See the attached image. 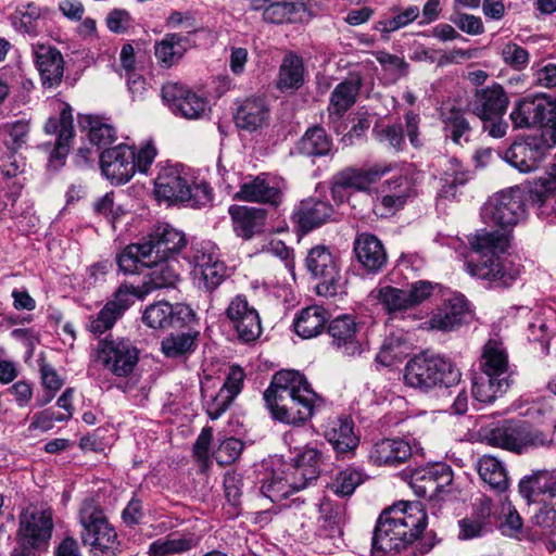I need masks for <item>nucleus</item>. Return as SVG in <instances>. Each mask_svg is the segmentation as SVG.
I'll list each match as a JSON object with an SVG mask.
<instances>
[{
    "instance_id": "obj_2",
    "label": "nucleus",
    "mask_w": 556,
    "mask_h": 556,
    "mask_svg": "<svg viewBox=\"0 0 556 556\" xmlns=\"http://www.w3.org/2000/svg\"><path fill=\"white\" fill-rule=\"evenodd\" d=\"M271 417L280 422L300 426L312 418L315 408L324 405L307 381L298 370L283 369L276 372L263 393Z\"/></svg>"
},
{
    "instance_id": "obj_42",
    "label": "nucleus",
    "mask_w": 556,
    "mask_h": 556,
    "mask_svg": "<svg viewBox=\"0 0 556 556\" xmlns=\"http://www.w3.org/2000/svg\"><path fill=\"white\" fill-rule=\"evenodd\" d=\"M150 267L152 270L148 275V280L143 282L146 293L162 288L175 287L179 280V273L177 270L178 262L176 260H160L152 256L150 258Z\"/></svg>"
},
{
    "instance_id": "obj_53",
    "label": "nucleus",
    "mask_w": 556,
    "mask_h": 556,
    "mask_svg": "<svg viewBox=\"0 0 556 556\" xmlns=\"http://www.w3.org/2000/svg\"><path fill=\"white\" fill-rule=\"evenodd\" d=\"M376 299L383 309L391 316L410 309L405 289L384 286L377 290Z\"/></svg>"
},
{
    "instance_id": "obj_1",
    "label": "nucleus",
    "mask_w": 556,
    "mask_h": 556,
    "mask_svg": "<svg viewBox=\"0 0 556 556\" xmlns=\"http://www.w3.org/2000/svg\"><path fill=\"white\" fill-rule=\"evenodd\" d=\"M526 191L516 186L496 192L483 204L482 219L500 229H480L468 237L472 250L465 264L468 274L504 288L517 279L519 270L503 263L497 253L504 252L508 245V230L526 217Z\"/></svg>"
},
{
    "instance_id": "obj_35",
    "label": "nucleus",
    "mask_w": 556,
    "mask_h": 556,
    "mask_svg": "<svg viewBox=\"0 0 556 556\" xmlns=\"http://www.w3.org/2000/svg\"><path fill=\"white\" fill-rule=\"evenodd\" d=\"M236 200L255 202L277 207L282 201V191L278 186L270 185L263 175H258L240 186L233 197Z\"/></svg>"
},
{
    "instance_id": "obj_44",
    "label": "nucleus",
    "mask_w": 556,
    "mask_h": 556,
    "mask_svg": "<svg viewBox=\"0 0 556 556\" xmlns=\"http://www.w3.org/2000/svg\"><path fill=\"white\" fill-rule=\"evenodd\" d=\"M469 180V172L463 166L456 157H450L445 161L441 175L440 198L454 200L457 198L458 189L464 187Z\"/></svg>"
},
{
    "instance_id": "obj_38",
    "label": "nucleus",
    "mask_w": 556,
    "mask_h": 556,
    "mask_svg": "<svg viewBox=\"0 0 556 556\" xmlns=\"http://www.w3.org/2000/svg\"><path fill=\"white\" fill-rule=\"evenodd\" d=\"M530 199L538 206V215L548 224L556 222V178H540L530 190Z\"/></svg>"
},
{
    "instance_id": "obj_61",
    "label": "nucleus",
    "mask_w": 556,
    "mask_h": 556,
    "mask_svg": "<svg viewBox=\"0 0 556 556\" xmlns=\"http://www.w3.org/2000/svg\"><path fill=\"white\" fill-rule=\"evenodd\" d=\"M362 482V473L356 469L348 468L337 475L332 483V489L334 493L348 496L351 495Z\"/></svg>"
},
{
    "instance_id": "obj_21",
    "label": "nucleus",
    "mask_w": 556,
    "mask_h": 556,
    "mask_svg": "<svg viewBox=\"0 0 556 556\" xmlns=\"http://www.w3.org/2000/svg\"><path fill=\"white\" fill-rule=\"evenodd\" d=\"M142 242L151 257L166 260L180 252L186 247L187 239L182 231L168 224H162L143 238Z\"/></svg>"
},
{
    "instance_id": "obj_56",
    "label": "nucleus",
    "mask_w": 556,
    "mask_h": 556,
    "mask_svg": "<svg viewBox=\"0 0 556 556\" xmlns=\"http://www.w3.org/2000/svg\"><path fill=\"white\" fill-rule=\"evenodd\" d=\"M469 516L490 533L497 525L500 509L490 497L483 495L475 501Z\"/></svg>"
},
{
    "instance_id": "obj_51",
    "label": "nucleus",
    "mask_w": 556,
    "mask_h": 556,
    "mask_svg": "<svg viewBox=\"0 0 556 556\" xmlns=\"http://www.w3.org/2000/svg\"><path fill=\"white\" fill-rule=\"evenodd\" d=\"M29 131L30 123L26 118L5 122L0 126L3 143L12 153L18 152L27 144Z\"/></svg>"
},
{
    "instance_id": "obj_4",
    "label": "nucleus",
    "mask_w": 556,
    "mask_h": 556,
    "mask_svg": "<svg viewBox=\"0 0 556 556\" xmlns=\"http://www.w3.org/2000/svg\"><path fill=\"white\" fill-rule=\"evenodd\" d=\"M78 522L81 527V543L93 556H117L122 552V543L115 527L96 501L85 500L81 503Z\"/></svg>"
},
{
    "instance_id": "obj_41",
    "label": "nucleus",
    "mask_w": 556,
    "mask_h": 556,
    "mask_svg": "<svg viewBox=\"0 0 556 556\" xmlns=\"http://www.w3.org/2000/svg\"><path fill=\"white\" fill-rule=\"evenodd\" d=\"M311 17L303 2H273L264 12L263 20L270 24L304 23Z\"/></svg>"
},
{
    "instance_id": "obj_48",
    "label": "nucleus",
    "mask_w": 556,
    "mask_h": 556,
    "mask_svg": "<svg viewBox=\"0 0 556 556\" xmlns=\"http://www.w3.org/2000/svg\"><path fill=\"white\" fill-rule=\"evenodd\" d=\"M190 47L188 37L179 34H167L155 43L154 54L163 67H170L182 58Z\"/></svg>"
},
{
    "instance_id": "obj_25",
    "label": "nucleus",
    "mask_w": 556,
    "mask_h": 556,
    "mask_svg": "<svg viewBox=\"0 0 556 556\" xmlns=\"http://www.w3.org/2000/svg\"><path fill=\"white\" fill-rule=\"evenodd\" d=\"M331 344L345 356H356L362 353V345L357 340L358 325L351 315H341L328 325Z\"/></svg>"
},
{
    "instance_id": "obj_34",
    "label": "nucleus",
    "mask_w": 556,
    "mask_h": 556,
    "mask_svg": "<svg viewBox=\"0 0 556 556\" xmlns=\"http://www.w3.org/2000/svg\"><path fill=\"white\" fill-rule=\"evenodd\" d=\"M363 86V77L359 73H351L332 90L329 99V116L341 118L356 102Z\"/></svg>"
},
{
    "instance_id": "obj_36",
    "label": "nucleus",
    "mask_w": 556,
    "mask_h": 556,
    "mask_svg": "<svg viewBox=\"0 0 556 556\" xmlns=\"http://www.w3.org/2000/svg\"><path fill=\"white\" fill-rule=\"evenodd\" d=\"M49 13V9L35 2L18 4L10 14L9 21L13 29L25 36L36 37L40 31V22Z\"/></svg>"
},
{
    "instance_id": "obj_55",
    "label": "nucleus",
    "mask_w": 556,
    "mask_h": 556,
    "mask_svg": "<svg viewBox=\"0 0 556 556\" xmlns=\"http://www.w3.org/2000/svg\"><path fill=\"white\" fill-rule=\"evenodd\" d=\"M344 518V508L341 505L324 503L321 505L320 534L331 539L340 538L342 535Z\"/></svg>"
},
{
    "instance_id": "obj_58",
    "label": "nucleus",
    "mask_w": 556,
    "mask_h": 556,
    "mask_svg": "<svg viewBox=\"0 0 556 556\" xmlns=\"http://www.w3.org/2000/svg\"><path fill=\"white\" fill-rule=\"evenodd\" d=\"M244 444L237 438H227L219 443L213 452V458L220 466H227L235 463L243 451Z\"/></svg>"
},
{
    "instance_id": "obj_30",
    "label": "nucleus",
    "mask_w": 556,
    "mask_h": 556,
    "mask_svg": "<svg viewBox=\"0 0 556 556\" xmlns=\"http://www.w3.org/2000/svg\"><path fill=\"white\" fill-rule=\"evenodd\" d=\"M412 456L410 444L402 438H386L374 443L369 459L378 466L397 467Z\"/></svg>"
},
{
    "instance_id": "obj_37",
    "label": "nucleus",
    "mask_w": 556,
    "mask_h": 556,
    "mask_svg": "<svg viewBox=\"0 0 556 556\" xmlns=\"http://www.w3.org/2000/svg\"><path fill=\"white\" fill-rule=\"evenodd\" d=\"M391 164H375L367 168L346 167L334 176L353 191H366L376 184L384 174L391 172Z\"/></svg>"
},
{
    "instance_id": "obj_50",
    "label": "nucleus",
    "mask_w": 556,
    "mask_h": 556,
    "mask_svg": "<svg viewBox=\"0 0 556 556\" xmlns=\"http://www.w3.org/2000/svg\"><path fill=\"white\" fill-rule=\"evenodd\" d=\"M150 253L143 242L127 245L116 257L119 270L125 274L139 273L142 267H150Z\"/></svg>"
},
{
    "instance_id": "obj_19",
    "label": "nucleus",
    "mask_w": 556,
    "mask_h": 556,
    "mask_svg": "<svg viewBox=\"0 0 556 556\" xmlns=\"http://www.w3.org/2000/svg\"><path fill=\"white\" fill-rule=\"evenodd\" d=\"M162 99L175 115L192 119L200 117L206 108L204 98L179 83H167L161 90Z\"/></svg>"
},
{
    "instance_id": "obj_14",
    "label": "nucleus",
    "mask_w": 556,
    "mask_h": 556,
    "mask_svg": "<svg viewBox=\"0 0 556 556\" xmlns=\"http://www.w3.org/2000/svg\"><path fill=\"white\" fill-rule=\"evenodd\" d=\"M137 296L140 295L135 287L126 283L121 285L114 292L113 299L105 303L96 317L90 318L88 329L94 334H102L112 329L115 323L135 303Z\"/></svg>"
},
{
    "instance_id": "obj_18",
    "label": "nucleus",
    "mask_w": 556,
    "mask_h": 556,
    "mask_svg": "<svg viewBox=\"0 0 556 556\" xmlns=\"http://www.w3.org/2000/svg\"><path fill=\"white\" fill-rule=\"evenodd\" d=\"M508 104L505 89L496 83L476 89L469 102L472 113L483 122L502 119Z\"/></svg>"
},
{
    "instance_id": "obj_49",
    "label": "nucleus",
    "mask_w": 556,
    "mask_h": 556,
    "mask_svg": "<svg viewBox=\"0 0 556 556\" xmlns=\"http://www.w3.org/2000/svg\"><path fill=\"white\" fill-rule=\"evenodd\" d=\"M298 150L306 156H325L332 150V139L323 127L315 126L305 131L298 143Z\"/></svg>"
},
{
    "instance_id": "obj_16",
    "label": "nucleus",
    "mask_w": 556,
    "mask_h": 556,
    "mask_svg": "<svg viewBox=\"0 0 556 556\" xmlns=\"http://www.w3.org/2000/svg\"><path fill=\"white\" fill-rule=\"evenodd\" d=\"M225 314L241 341L252 342L260 337L262 332L260 315L244 295H236L228 304Z\"/></svg>"
},
{
    "instance_id": "obj_24",
    "label": "nucleus",
    "mask_w": 556,
    "mask_h": 556,
    "mask_svg": "<svg viewBox=\"0 0 556 556\" xmlns=\"http://www.w3.org/2000/svg\"><path fill=\"white\" fill-rule=\"evenodd\" d=\"M471 315L466 299L454 295L438 307L429 319L431 329L440 331H454L464 324H468Z\"/></svg>"
},
{
    "instance_id": "obj_5",
    "label": "nucleus",
    "mask_w": 556,
    "mask_h": 556,
    "mask_svg": "<svg viewBox=\"0 0 556 556\" xmlns=\"http://www.w3.org/2000/svg\"><path fill=\"white\" fill-rule=\"evenodd\" d=\"M462 374L455 364L439 354L422 352L407 362L404 369L406 386L429 392L433 388H451L460 381Z\"/></svg>"
},
{
    "instance_id": "obj_3",
    "label": "nucleus",
    "mask_w": 556,
    "mask_h": 556,
    "mask_svg": "<svg viewBox=\"0 0 556 556\" xmlns=\"http://www.w3.org/2000/svg\"><path fill=\"white\" fill-rule=\"evenodd\" d=\"M428 525L427 513L419 502H399L379 516L371 542L376 556L399 553L416 542Z\"/></svg>"
},
{
    "instance_id": "obj_39",
    "label": "nucleus",
    "mask_w": 556,
    "mask_h": 556,
    "mask_svg": "<svg viewBox=\"0 0 556 556\" xmlns=\"http://www.w3.org/2000/svg\"><path fill=\"white\" fill-rule=\"evenodd\" d=\"M329 313L319 305H311L301 309L293 319L294 332L303 339H312L320 334L327 321Z\"/></svg>"
},
{
    "instance_id": "obj_12",
    "label": "nucleus",
    "mask_w": 556,
    "mask_h": 556,
    "mask_svg": "<svg viewBox=\"0 0 556 556\" xmlns=\"http://www.w3.org/2000/svg\"><path fill=\"white\" fill-rule=\"evenodd\" d=\"M190 257L195 275L200 276V286L205 291L213 292L227 278V266L219 260L218 253L211 243L193 245Z\"/></svg>"
},
{
    "instance_id": "obj_15",
    "label": "nucleus",
    "mask_w": 556,
    "mask_h": 556,
    "mask_svg": "<svg viewBox=\"0 0 556 556\" xmlns=\"http://www.w3.org/2000/svg\"><path fill=\"white\" fill-rule=\"evenodd\" d=\"M99 159L103 175L113 184H126L135 175V149L128 144L105 149Z\"/></svg>"
},
{
    "instance_id": "obj_6",
    "label": "nucleus",
    "mask_w": 556,
    "mask_h": 556,
    "mask_svg": "<svg viewBox=\"0 0 556 556\" xmlns=\"http://www.w3.org/2000/svg\"><path fill=\"white\" fill-rule=\"evenodd\" d=\"M488 444L517 454L548 446L553 437L527 421L507 420L492 429L485 437Z\"/></svg>"
},
{
    "instance_id": "obj_31",
    "label": "nucleus",
    "mask_w": 556,
    "mask_h": 556,
    "mask_svg": "<svg viewBox=\"0 0 556 556\" xmlns=\"http://www.w3.org/2000/svg\"><path fill=\"white\" fill-rule=\"evenodd\" d=\"M306 67L302 56L293 51L287 52L279 66L276 89L286 96L294 94L305 83Z\"/></svg>"
},
{
    "instance_id": "obj_29",
    "label": "nucleus",
    "mask_w": 556,
    "mask_h": 556,
    "mask_svg": "<svg viewBox=\"0 0 556 556\" xmlns=\"http://www.w3.org/2000/svg\"><path fill=\"white\" fill-rule=\"evenodd\" d=\"M353 250L357 261L368 273H378L387 264L384 247L375 235L358 233L354 240Z\"/></svg>"
},
{
    "instance_id": "obj_43",
    "label": "nucleus",
    "mask_w": 556,
    "mask_h": 556,
    "mask_svg": "<svg viewBox=\"0 0 556 556\" xmlns=\"http://www.w3.org/2000/svg\"><path fill=\"white\" fill-rule=\"evenodd\" d=\"M188 184L177 169L166 168L155 179V192L165 200L185 202L190 194Z\"/></svg>"
},
{
    "instance_id": "obj_11",
    "label": "nucleus",
    "mask_w": 556,
    "mask_h": 556,
    "mask_svg": "<svg viewBox=\"0 0 556 556\" xmlns=\"http://www.w3.org/2000/svg\"><path fill=\"white\" fill-rule=\"evenodd\" d=\"M546 135H531L516 140L505 151L504 159L521 173H530L539 168L549 148L555 146Z\"/></svg>"
},
{
    "instance_id": "obj_9",
    "label": "nucleus",
    "mask_w": 556,
    "mask_h": 556,
    "mask_svg": "<svg viewBox=\"0 0 556 556\" xmlns=\"http://www.w3.org/2000/svg\"><path fill=\"white\" fill-rule=\"evenodd\" d=\"M96 362L117 377H127L139 361V350L129 339L100 340Z\"/></svg>"
},
{
    "instance_id": "obj_47",
    "label": "nucleus",
    "mask_w": 556,
    "mask_h": 556,
    "mask_svg": "<svg viewBox=\"0 0 556 556\" xmlns=\"http://www.w3.org/2000/svg\"><path fill=\"white\" fill-rule=\"evenodd\" d=\"M441 118L446 138L459 146L470 140L472 127L460 109L452 106L441 113Z\"/></svg>"
},
{
    "instance_id": "obj_10",
    "label": "nucleus",
    "mask_w": 556,
    "mask_h": 556,
    "mask_svg": "<svg viewBox=\"0 0 556 556\" xmlns=\"http://www.w3.org/2000/svg\"><path fill=\"white\" fill-rule=\"evenodd\" d=\"M305 263L313 277L319 279L316 286L317 293L324 296L337 295L341 286V275L330 250L326 245L312 248Z\"/></svg>"
},
{
    "instance_id": "obj_17",
    "label": "nucleus",
    "mask_w": 556,
    "mask_h": 556,
    "mask_svg": "<svg viewBox=\"0 0 556 556\" xmlns=\"http://www.w3.org/2000/svg\"><path fill=\"white\" fill-rule=\"evenodd\" d=\"M324 453L317 447L306 446L294 459L291 472L286 476V484L292 491H300L316 481L323 471Z\"/></svg>"
},
{
    "instance_id": "obj_28",
    "label": "nucleus",
    "mask_w": 556,
    "mask_h": 556,
    "mask_svg": "<svg viewBox=\"0 0 556 556\" xmlns=\"http://www.w3.org/2000/svg\"><path fill=\"white\" fill-rule=\"evenodd\" d=\"M45 131L48 135H56L51 161H62L67 155L74 137L72 108L64 104L58 116H52L47 121Z\"/></svg>"
},
{
    "instance_id": "obj_13",
    "label": "nucleus",
    "mask_w": 556,
    "mask_h": 556,
    "mask_svg": "<svg viewBox=\"0 0 556 556\" xmlns=\"http://www.w3.org/2000/svg\"><path fill=\"white\" fill-rule=\"evenodd\" d=\"M453 482V470L445 463L418 468L410 476V488L419 497L429 500L439 498L445 489Z\"/></svg>"
},
{
    "instance_id": "obj_23",
    "label": "nucleus",
    "mask_w": 556,
    "mask_h": 556,
    "mask_svg": "<svg viewBox=\"0 0 556 556\" xmlns=\"http://www.w3.org/2000/svg\"><path fill=\"white\" fill-rule=\"evenodd\" d=\"M192 317V309L187 305L156 302L146 308L142 321L150 328L164 329L167 327H180Z\"/></svg>"
},
{
    "instance_id": "obj_7",
    "label": "nucleus",
    "mask_w": 556,
    "mask_h": 556,
    "mask_svg": "<svg viewBox=\"0 0 556 556\" xmlns=\"http://www.w3.org/2000/svg\"><path fill=\"white\" fill-rule=\"evenodd\" d=\"M515 128H540L539 135H546L556 142V101L545 96L519 100L509 115Z\"/></svg>"
},
{
    "instance_id": "obj_22",
    "label": "nucleus",
    "mask_w": 556,
    "mask_h": 556,
    "mask_svg": "<svg viewBox=\"0 0 556 556\" xmlns=\"http://www.w3.org/2000/svg\"><path fill=\"white\" fill-rule=\"evenodd\" d=\"M33 54L42 86L48 89L58 87L64 75L62 53L50 45L36 43Z\"/></svg>"
},
{
    "instance_id": "obj_20",
    "label": "nucleus",
    "mask_w": 556,
    "mask_h": 556,
    "mask_svg": "<svg viewBox=\"0 0 556 556\" xmlns=\"http://www.w3.org/2000/svg\"><path fill=\"white\" fill-rule=\"evenodd\" d=\"M519 493L528 503L547 505L556 509V475L554 471L538 470L522 478Z\"/></svg>"
},
{
    "instance_id": "obj_27",
    "label": "nucleus",
    "mask_w": 556,
    "mask_h": 556,
    "mask_svg": "<svg viewBox=\"0 0 556 556\" xmlns=\"http://www.w3.org/2000/svg\"><path fill=\"white\" fill-rule=\"evenodd\" d=\"M324 437L341 458L352 455L359 444V437L354 432V422L349 417H338L328 421Z\"/></svg>"
},
{
    "instance_id": "obj_57",
    "label": "nucleus",
    "mask_w": 556,
    "mask_h": 556,
    "mask_svg": "<svg viewBox=\"0 0 556 556\" xmlns=\"http://www.w3.org/2000/svg\"><path fill=\"white\" fill-rule=\"evenodd\" d=\"M375 139L387 149L399 153L405 149V139L403 126L401 124H392L386 126H376L372 129Z\"/></svg>"
},
{
    "instance_id": "obj_62",
    "label": "nucleus",
    "mask_w": 556,
    "mask_h": 556,
    "mask_svg": "<svg viewBox=\"0 0 556 556\" xmlns=\"http://www.w3.org/2000/svg\"><path fill=\"white\" fill-rule=\"evenodd\" d=\"M501 54L504 63L516 71H522L529 64V52L517 43H506L503 47Z\"/></svg>"
},
{
    "instance_id": "obj_60",
    "label": "nucleus",
    "mask_w": 556,
    "mask_h": 556,
    "mask_svg": "<svg viewBox=\"0 0 556 556\" xmlns=\"http://www.w3.org/2000/svg\"><path fill=\"white\" fill-rule=\"evenodd\" d=\"M394 15L380 22L381 30L386 33L395 31L413 23L419 16V8L410 5L403 11L394 10Z\"/></svg>"
},
{
    "instance_id": "obj_32",
    "label": "nucleus",
    "mask_w": 556,
    "mask_h": 556,
    "mask_svg": "<svg viewBox=\"0 0 556 556\" xmlns=\"http://www.w3.org/2000/svg\"><path fill=\"white\" fill-rule=\"evenodd\" d=\"M332 205L323 200L307 199L300 203L292 215L293 222L303 232H308L332 219Z\"/></svg>"
},
{
    "instance_id": "obj_46",
    "label": "nucleus",
    "mask_w": 556,
    "mask_h": 556,
    "mask_svg": "<svg viewBox=\"0 0 556 556\" xmlns=\"http://www.w3.org/2000/svg\"><path fill=\"white\" fill-rule=\"evenodd\" d=\"M477 470L484 483L496 492L508 489L509 479L504 464L494 456L483 455L477 463Z\"/></svg>"
},
{
    "instance_id": "obj_54",
    "label": "nucleus",
    "mask_w": 556,
    "mask_h": 556,
    "mask_svg": "<svg viewBox=\"0 0 556 556\" xmlns=\"http://www.w3.org/2000/svg\"><path fill=\"white\" fill-rule=\"evenodd\" d=\"M198 331L170 333L162 341V352L167 357H178L192 353L197 348Z\"/></svg>"
},
{
    "instance_id": "obj_59",
    "label": "nucleus",
    "mask_w": 556,
    "mask_h": 556,
    "mask_svg": "<svg viewBox=\"0 0 556 556\" xmlns=\"http://www.w3.org/2000/svg\"><path fill=\"white\" fill-rule=\"evenodd\" d=\"M87 121L89 125L88 137L92 144L104 147L115 141L116 130L113 126L101 123L92 117H88Z\"/></svg>"
},
{
    "instance_id": "obj_63",
    "label": "nucleus",
    "mask_w": 556,
    "mask_h": 556,
    "mask_svg": "<svg viewBox=\"0 0 556 556\" xmlns=\"http://www.w3.org/2000/svg\"><path fill=\"white\" fill-rule=\"evenodd\" d=\"M504 518L500 523L503 534L509 536H518L522 531V519L516 508L510 503L503 504L500 511Z\"/></svg>"
},
{
    "instance_id": "obj_33",
    "label": "nucleus",
    "mask_w": 556,
    "mask_h": 556,
    "mask_svg": "<svg viewBox=\"0 0 556 556\" xmlns=\"http://www.w3.org/2000/svg\"><path fill=\"white\" fill-rule=\"evenodd\" d=\"M232 220L233 231L244 240H250L263 231L267 212L260 207L231 205L228 210Z\"/></svg>"
},
{
    "instance_id": "obj_64",
    "label": "nucleus",
    "mask_w": 556,
    "mask_h": 556,
    "mask_svg": "<svg viewBox=\"0 0 556 556\" xmlns=\"http://www.w3.org/2000/svg\"><path fill=\"white\" fill-rule=\"evenodd\" d=\"M121 518L123 523L130 529L141 525L146 518L143 502L139 497L132 496L122 510Z\"/></svg>"
},
{
    "instance_id": "obj_8",
    "label": "nucleus",
    "mask_w": 556,
    "mask_h": 556,
    "mask_svg": "<svg viewBox=\"0 0 556 556\" xmlns=\"http://www.w3.org/2000/svg\"><path fill=\"white\" fill-rule=\"evenodd\" d=\"M51 509L30 505L20 514L18 535L25 549H47L52 536Z\"/></svg>"
},
{
    "instance_id": "obj_52",
    "label": "nucleus",
    "mask_w": 556,
    "mask_h": 556,
    "mask_svg": "<svg viewBox=\"0 0 556 556\" xmlns=\"http://www.w3.org/2000/svg\"><path fill=\"white\" fill-rule=\"evenodd\" d=\"M193 539L187 535L172 533L165 538L157 539L149 545V556H170L191 549Z\"/></svg>"
},
{
    "instance_id": "obj_26",
    "label": "nucleus",
    "mask_w": 556,
    "mask_h": 556,
    "mask_svg": "<svg viewBox=\"0 0 556 556\" xmlns=\"http://www.w3.org/2000/svg\"><path fill=\"white\" fill-rule=\"evenodd\" d=\"M270 109L265 96H252L240 102L233 115L236 126L255 131L268 125Z\"/></svg>"
},
{
    "instance_id": "obj_40",
    "label": "nucleus",
    "mask_w": 556,
    "mask_h": 556,
    "mask_svg": "<svg viewBox=\"0 0 556 556\" xmlns=\"http://www.w3.org/2000/svg\"><path fill=\"white\" fill-rule=\"evenodd\" d=\"M479 365L480 372L500 378H510L508 355L503 343L498 340L490 339L484 344Z\"/></svg>"
},
{
    "instance_id": "obj_45",
    "label": "nucleus",
    "mask_w": 556,
    "mask_h": 556,
    "mask_svg": "<svg viewBox=\"0 0 556 556\" xmlns=\"http://www.w3.org/2000/svg\"><path fill=\"white\" fill-rule=\"evenodd\" d=\"M509 386L510 379L479 372L472 380V395L477 401L490 404L502 396L508 390Z\"/></svg>"
}]
</instances>
